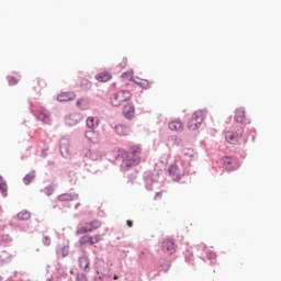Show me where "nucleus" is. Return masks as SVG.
Instances as JSON below:
<instances>
[{"label": "nucleus", "mask_w": 281, "mask_h": 281, "mask_svg": "<svg viewBox=\"0 0 281 281\" xmlns=\"http://www.w3.org/2000/svg\"><path fill=\"white\" fill-rule=\"evenodd\" d=\"M169 128L170 131H176V133H181V131H183V123L179 120L171 121Z\"/></svg>", "instance_id": "ddd939ff"}, {"label": "nucleus", "mask_w": 281, "mask_h": 281, "mask_svg": "<svg viewBox=\"0 0 281 281\" xmlns=\"http://www.w3.org/2000/svg\"><path fill=\"white\" fill-rule=\"evenodd\" d=\"M60 149L63 150V146H60Z\"/></svg>", "instance_id": "f704fd0d"}, {"label": "nucleus", "mask_w": 281, "mask_h": 281, "mask_svg": "<svg viewBox=\"0 0 281 281\" xmlns=\"http://www.w3.org/2000/svg\"><path fill=\"white\" fill-rule=\"evenodd\" d=\"M234 160L231 157H225L224 158V166H226V170L228 172H232V170H234V168L231 166V164H233Z\"/></svg>", "instance_id": "b1692460"}, {"label": "nucleus", "mask_w": 281, "mask_h": 281, "mask_svg": "<svg viewBox=\"0 0 281 281\" xmlns=\"http://www.w3.org/2000/svg\"><path fill=\"white\" fill-rule=\"evenodd\" d=\"M10 85H16V81L14 79L9 80Z\"/></svg>", "instance_id": "473e14b6"}, {"label": "nucleus", "mask_w": 281, "mask_h": 281, "mask_svg": "<svg viewBox=\"0 0 281 281\" xmlns=\"http://www.w3.org/2000/svg\"><path fill=\"white\" fill-rule=\"evenodd\" d=\"M98 124H100V122L93 116H89L86 121L87 128H90V131L98 128Z\"/></svg>", "instance_id": "2eb2a0df"}, {"label": "nucleus", "mask_w": 281, "mask_h": 281, "mask_svg": "<svg viewBox=\"0 0 281 281\" xmlns=\"http://www.w3.org/2000/svg\"><path fill=\"white\" fill-rule=\"evenodd\" d=\"M86 139L91 142V144H99L100 135L95 131L90 130V131L86 132Z\"/></svg>", "instance_id": "f8f14e48"}, {"label": "nucleus", "mask_w": 281, "mask_h": 281, "mask_svg": "<svg viewBox=\"0 0 281 281\" xmlns=\"http://www.w3.org/2000/svg\"><path fill=\"white\" fill-rule=\"evenodd\" d=\"M77 280H78V281H87V279H86L85 277H82V276H81V277H78Z\"/></svg>", "instance_id": "7c9ffc66"}, {"label": "nucleus", "mask_w": 281, "mask_h": 281, "mask_svg": "<svg viewBox=\"0 0 281 281\" xmlns=\"http://www.w3.org/2000/svg\"><path fill=\"white\" fill-rule=\"evenodd\" d=\"M225 137L228 144H236L238 142V134L226 132Z\"/></svg>", "instance_id": "a211bd4d"}, {"label": "nucleus", "mask_w": 281, "mask_h": 281, "mask_svg": "<svg viewBox=\"0 0 281 281\" xmlns=\"http://www.w3.org/2000/svg\"><path fill=\"white\" fill-rule=\"evenodd\" d=\"M58 102H71L76 100V93L74 92H61L57 95Z\"/></svg>", "instance_id": "9d476101"}, {"label": "nucleus", "mask_w": 281, "mask_h": 281, "mask_svg": "<svg viewBox=\"0 0 281 281\" xmlns=\"http://www.w3.org/2000/svg\"><path fill=\"white\" fill-rule=\"evenodd\" d=\"M133 98V93L128 90H119L110 97V103L112 106H122L124 102H128Z\"/></svg>", "instance_id": "f257e3e1"}, {"label": "nucleus", "mask_w": 281, "mask_h": 281, "mask_svg": "<svg viewBox=\"0 0 281 281\" xmlns=\"http://www.w3.org/2000/svg\"><path fill=\"white\" fill-rule=\"evenodd\" d=\"M87 103V100L85 99H79L77 101V106H79V109H82V106H85V104Z\"/></svg>", "instance_id": "bb28decb"}, {"label": "nucleus", "mask_w": 281, "mask_h": 281, "mask_svg": "<svg viewBox=\"0 0 281 281\" xmlns=\"http://www.w3.org/2000/svg\"><path fill=\"white\" fill-rule=\"evenodd\" d=\"M102 240V235L97 234V235H85L79 239V245H98V243H100Z\"/></svg>", "instance_id": "423d86ee"}, {"label": "nucleus", "mask_w": 281, "mask_h": 281, "mask_svg": "<svg viewBox=\"0 0 281 281\" xmlns=\"http://www.w3.org/2000/svg\"><path fill=\"white\" fill-rule=\"evenodd\" d=\"M121 69H124V67H126V61H123L122 64H120Z\"/></svg>", "instance_id": "2f4dec72"}, {"label": "nucleus", "mask_w": 281, "mask_h": 281, "mask_svg": "<svg viewBox=\"0 0 281 281\" xmlns=\"http://www.w3.org/2000/svg\"><path fill=\"white\" fill-rule=\"evenodd\" d=\"M79 267L80 269L87 270L89 269V257L82 256L79 258Z\"/></svg>", "instance_id": "6ab92c4d"}, {"label": "nucleus", "mask_w": 281, "mask_h": 281, "mask_svg": "<svg viewBox=\"0 0 281 281\" xmlns=\"http://www.w3.org/2000/svg\"><path fill=\"white\" fill-rule=\"evenodd\" d=\"M126 225H127V227H133V221L127 220Z\"/></svg>", "instance_id": "c756f323"}, {"label": "nucleus", "mask_w": 281, "mask_h": 281, "mask_svg": "<svg viewBox=\"0 0 281 281\" xmlns=\"http://www.w3.org/2000/svg\"><path fill=\"white\" fill-rule=\"evenodd\" d=\"M100 227H102V222L93 220L92 222H88L85 225L80 226L76 231V234L77 236H80L82 234H89L91 232H95V229H100Z\"/></svg>", "instance_id": "7ed1b4c3"}, {"label": "nucleus", "mask_w": 281, "mask_h": 281, "mask_svg": "<svg viewBox=\"0 0 281 281\" xmlns=\"http://www.w3.org/2000/svg\"><path fill=\"white\" fill-rule=\"evenodd\" d=\"M52 244V239L49 237L44 238V245L49 246Z\"/></svg>", "instance_id": "c85d7f7f"}, {"label": "nucleus", "mask_w": 281, "mask_h": 281, "mask_svg": "<svg viewBox=\"0 0 281 281\" xmlns=\"http://www.w3.org/2000/svg\"><path fill=\"white\" fill-rule=\"evenodd\" d=\"M142 147L133 146L131 147V151L128 155V159L123 161L126 168H131L132 166H137L142 161Z\"/></svg>", "instance_id": "f03ea898"}, {"label": "nucleus", "mask_w": 281, "mask_h": 281, "mask_svg": "<svg viewBox=\"0 0 281 281\" xmlns=\"http://www.w3.org/2000/svg\"><path fill=\"white\" fill-rule=\"evenodd\" d=\"M34 179H36V173L34 171H31L23 178V182L25 183V186H30V183H32Z\"/></svg>", "instance_id": "aec40b11"}, {"label": "nucleus", "mask_w": 281, "mask_h": 281, "mask_svg": "<svg viewBox=\"0 0 281 281\" xmlns=\"http://www.w3.org/2000/svg\"><path fill=\"white\" fill-rule=\"evenodd\" d=\"M80 120H81L80 114L72 113V114H69L68 116H66L65 122H66L67 126H76L77 124L80 123Z\"/></svg>", "instance_id": "1a4fd4ad"}, {"label": "nucleus", "mask_w": 281, "mask_h": 281, "mask_svg": "<svg viewBox=\"0 0 281 281\" xmlns=\"http://www.w3.org/2000/svg\"><path fill=\"white\" fill-rule=\"evenodd\" d=\"M98 82H109L113 76H111V72L108 71H101L95 76Z\"/></svg>", "instance_id": "4468645a"}, {"label": "nucleus", "mask_w": 281, "mask_h": 281, "mask_svg": "<svg viewBox=\"0 0 281 281\" xmlns=\"http://www.w3.org/2000/svg\"><path fill=\"white\" fill-rule=\"evenodd\" d=\"M38 120H42V122H45V124H47V122H49V116L47 114H40Z\"/></svg>", "instance_id": "a878e982"}, {"label": "nucleus", "mask_w": 281, "mask_h": 281, "mask_svg": "<svg viewBox=\"0 0 281 281\" xmlns=\"http://www.w3.org/2000/svg\"><path fill=\"white\" fill-rule=\"evenodd\" d=\"M203 124V111H196L193 113L191 120L188 123L189 131H196Z\"/></svg>", "instance_id": "20e7f679"}, {"label": "nucleus", "mask_w": 281, "mask_h": 281, "mask_svg": "<svg viewBox=\"0 0 281 281\" xmlns=\"http://www.w3.org/2000/svg\"><path fill=\"white\" fill-rule=\"evenodd\" d=\"M76 199V195L71 193H64L58 196V201H74Z\"/></svg>", "instance_id": "5701e85b"}, {"label": "nucleus", "mask_w": 281, "mask_h": 281, "mask_svg": "<svg viewBox=\"0 0 281 281\" xmlns=\"http://www.w3.org/2000/svg\"><path fill=\"white\" fill-rule=\"evenodd\" d=\"M162 251L167 254V256H172V254H177V246L172 239H165L162 241Z\"/></svg>", "instance_id": "0eeeda50"}, {"label": "nucleus", "mask_w": 281, "mask_h": 281, "mask_svg": "<svg viewBox=\"0 0 281 281\" xmlns=\"http://www.w3.org/2000/svg\"><path fill=\"white\" fill-rule=\"evenodd\" d=\"M117 278H119L117 274H115V276L113 277V280H117Z\"/></svg>", "instance_id": "72a5a7b5"}, {"label": "nucleus", "mask_w": 281, "mask_h": 281, "mask_svg": "<svg viewBox=\"0 0 281 281\" xmlns=\"http://www.w3.org/2000/svg\"><path fill=\"white\" fill-rule=\"evenodd\" d=\"M87 157H89L90 159H92V161H97V159H99V155L89 150L87 154H86Z\"/></svg>", "instance_id": "393cba45"}, {"label": "nucleus", "mask_w": 281, "mask_h": 281, "mask_svg": "<svg viewBox=\"0 0 281 281\" xmlns=\"http://www.w3.org/2000/svg\"><path fill=\"white\" fill-rule=\"evenodd\" d=\"M0 190L4 196L8 195V183L3 180V177L0 176Z\"/></svg>", "instance_id": "4be33fe9"}, {"label": "nucleus", "mask_w": 281, "mask_h": 281, "mask_svg": "<svg viewBox=\"0 0 281 281\" xmlns=\"http://www.w3.org/2000/svg\"><path fill=\"white\" fill-rule=\"evenodd\" d=\"M236 122H239L240 124H245L247 122V116L245 115V110L239 109L236 111L235 114Z\"/></svg>", "instance_id": "dca6fc26"}, {"label": "nucleus", "mask_w": 281, "mask_h": 281, "mask_svg": "<svg viewBox=\"0 0 281 281\" xmlns=\"http://www.w3.org/2000/svg\"><path fill=\"white\" fill-rule=\"evenodd\" d=\"M123 115L126 120H133L135 117V105L133 103H127L123 108Z\"/></svg>", "instance_id": "6e6552de"}, {"label": "nucleus", "mask_w": 281, "mask_h": 281, "mask_svg": "<svg viewBox=\"0 0 281 281\" xmlns=\"http://www.w3.org/2000/svg\"><path fill=\"white\" fill-rule=\"evenodd\" d=\"M32 214L27 211H21L18 213L19 221H30Z\"/></svg>", "instance_id": "412c9836"}, {"label": "nucleus", "mask_w": 281, "mask_h": 281, "mask_svg": "<svg viewBox=\"0 0 281 281\" xmlns=\"http://www.w3.org/2000/svg\"><path fill=\"white\" fill-rule=\"evenodd\" d=\"M52 192H54V189L52 187L45 189V193L47 194V196H50Z\"/></svg>", "instance_id": "cd10ccee"}, {"label": "nucleus", "mask_w": 281, "mask_h": 281, "mask_svg": "<svg viewBox=\"0 0 281 281\" xmlns=\"http://www.w3.org/2000/svg\"><path fill=\"white\" fill-rule=\"evenodd\" d=\"M115 133H116V135L124 137V136L128 135V133H131V130L128 127H126L125 125H116Z\"/></svg>", "instance_id": "f3484780"}, {"label": "nucleus", "mask_w": 281, "mask_h": 281, "mask_svg": "<svg viewBox=\"0 0 281 281\" xmlns=\"http://www.w3.org/2000/svg\"><path fill=\"white\" fill-rule=\"evenodd\" d=\"M122 78H127L128 80H132V82H135L136 85H138L143 89H148V87H150V83L148 82V80L142 79V78L133 75V72H131V71L124 72L122 75Z\"/></svg>", "instance_id": "39448f33"}, {"label": "nucleus", "mask_w": 281, "mask_h": 281, "mask_svg": "<svg viewBox=\"0 0 281 281\" xmlns=\"http://www.w3.org/2000/svg\"><path fill=\"white\" fill-rule=\"evenodd\" d=\"M169 176L173 179V181H179L181 179V170L177 165H171L168 169Z\"/></svg>", "instance_id": "9b49d317"}]
</instances>
